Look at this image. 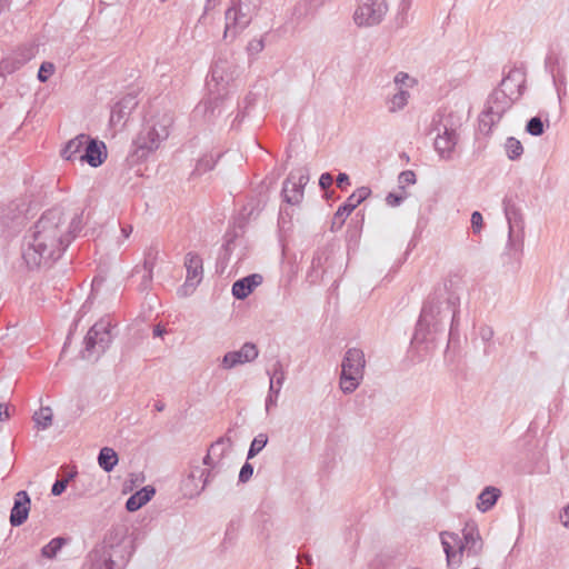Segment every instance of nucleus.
I'll return each instance as SVG.
<instances>
[{
  "label": "nucleus",
  "mask_w": 569,
  "mask_h": 569,
  "mask_svg": "<svg viewBox=\"0 0 569 569\" xmlns=\"http://www.w3.org/2000/svg\"><path fill=\"white\" fill-rule=\"evenodd\" d=\"M69 246L66 216L59 208L46 211L24 238L22 258L30 269L58 260Z\"/></svg>",
  "instance_id": "obj_1"
},
{
  "label": "nucleus",
  "mask_w": 569,
  "mask_h": 569,
  "mask_svg": "<svg viewBox=\"0 0 569 569\" xmlns=\"http://www.w3.org/2000/svg\"><path fill=\"white\" fill-rule=\"evenodd\" d=\"M460 297L447 287L439 288L426 300L411 341L413 347H421L428 353L436 346L437 335L445 330L451 320V330L457 321Z\"/></svg>",
  "instance_id": "obj_2"
},
{
  "label": "nucleus",
  "mask_w": 569,
  "mask_h": 569,
  "mask_svg": "<svg viewBox=\"0 0 569 569\" xmlns=\"http://www.w3.org/2000/svg\"><path fill=\"white\" fill-rule=\"evenodd\" d=\"M132 555V541L123 528L112 529L86 559L84 569H123Z\"/></svg>",
  "instance_id": "obj_3"
},
{
  "label": "nucleus",
  "mask_w": 569,
  "mask_h": 569,
  "mask_svg": "<svg viewBox=\"0 0 569 569\" xmlns=\"http://www.w3.org/2000/svg\"><path fill=\"white\" fill-rule=\"evenodd\" d=\"M229 63L218 60L211 68L210 78L207 80L208 96L203 98L193 109L194 121L210 122L219 117L228 96V84L232 76L227 72Z\"/></svg>",
  "instance_id": "obj_4"
},
{
  "label": "nucleus",
  "mask_w": 569,
  "mask_h": 569,
  "mask_svg": "<svg viewBox=\"0 0 569 569\" xmlns=\"http://www.w3.org/2000/svg\"><path fill=\"white\" fill-rule=\"evenodd\" d=\"M231 447L232 441L229 437H221L210 446L207 455L202 459V463L206 468L194 467L184 481L186 496L191 498L200 495L204 490L222 466V460L230 452Z\"/></svg>",
  "instance_id": "obj_5"
},
{
  "label": "nucleus",
  "mask_w": 569,
  "mask_h": 569,
  "mask_svg": "<svg viewBox=\"0 0 569 569\" xmlns=\"http://www.w3.org/2000/svg\"><path fill=\"white\" fill-rule=\"evenodd\" d=\"M173 113L170 110H157L144 121L140 132L133 141L138 158H147L168 139L173 126Z\"/></svg>",
  "instance_id": "obj_6"
},
{
  "label": "nucleus",
  "mask_w": 569,
  "mask_h": 569,
  "mask_svg": "<svg viewBox=\"0 0 569 569\" xmlns=\"http://www.w3.org/2000/svg\"><path fill=\"white\" fill-rule=\"evenodd\" d=\"M366 368L365 352L359 348H349L341 361L339 387L345 395H350L360 386Z\"/></svg>",
  "instance_id": "obj_7"
},
{
  "label": "nucleus",
  "mask_w": 569,
  "mask_h": 569,
  "mask_svg": "<svg viewBox=\"0 0 569 569\" xmlns=\"http://www.w3.org/2000/svg\"><path fill=\"white\" fill-rule=\"evenodd\" d=\"M111 329V321L107 319H101L90 328L84 338V358L98 359L109 348L113 339Z\"/></svg>",
  "instance_id": "obj_8"
},
{
  "label": "nucleus",
  "mask_w": 569,
  "mask_h": 569,
  "mask_svg": "<svg viewBox=\"0 0 569 569\" xmlns=\"http://www.w3.org/2000/svg\"><path fill=\"white\" fill-rule=\"evenodd\" d=\"M505 216L508 221L509 232L506 254L519 260L522 252L523 226L518 208L510 201H505Z\"/></svg>",
  "instance_id": "obj_9"
},
{
  "label": "nucleus",
  "mask_w": 569,
  "mask_h": 569,
  "mask_svg": "<svg viewBox=\"0 0 569 569\" xmlns=\"http://www.w3.org/2000/svg\"><path fill=\"white\" fill-rule=\"evenodd\" d=\"M432 132L436 133L435 150L440 158L450 159L458 141L456 128L448 118L439 116L433 119Z\"/></svg>",
  "instance_id": "obj_10"
},
{
  "label": "nucleus",
  "mask_w": 569,
  "mask_h": 569,
  "mask_svg": "<svg viewBox=\"0 0 569 569\" xmlns=\"http://www.w3.org/2000/svg\"><path fill=\"white\" fill-rule=\"evenodd\" d=\"M387 11L386 0H358L353 21L358 27H373L383 20Z\"/></svg>",
  "instance_id": "obj_11"
},
{
  "label": "nucleus",
  "mask_w": 569,
  "mask_h": 569,
  "mask_svg": "<svg viewBox=\"0 0 569 569\" xmlns=\"http://www.w3.org/2000/svg\"><path fill=\"white\" fill-rule=\"evenodd\" d=\"M516 99L500 90H495L488 98L486 109L480 118V127H491L509 110Z\"/></svg>",
  "instance_id": "obj_12"
},
{
  "label": "nucleus",
  "mask_w": 569,
  "mask_h": 569,
  "mask_svg": "<svg viewBox=\"0 0 569 569\" xmlns=\"http://www.w3.org/2000/svg\"><path fill=\"white\" fill-rule=\"evenodd\" d=\"M186 280L178 289L180 297L191 296L203 279V261L196 252H188L184 257Z\"/></svg>",
  "instance_id": "obj_13"
},
{
  "label": "nucleus",
  "mask_w": 569,
  "mask_h": 569,
  "mask_svg": "<svg viewBox=\"0 0 569 569\" xmlns=\"http://www.w3.org/2000/svg\"><path fill=\"white\" fill-rule=\"evenodd\" d=\"M440 542L446 553L448 567L451 569L459 568L463 558H467L465 537H460L456 532L442 531L440 532Z\"/></svg>",
  "instance_id": "obj_14"
},
{
  "label": "nucleus",
  "mask_w": 569,
  "mask_h": 569,
  "mask_svg": "<svg viewBox=\"0 0 569 569\" xmlns=\"http://www.w3.org/2000/svg\"><path fill=\"white\" fill-rule=\"evenodd\" d=\"M308 181L309 173L306 169L290 172L282 187L284 201L290 204H298L303 198V189Z\"/></svg>",
  "instance_id": "obj_15"
},
{
  "label": "nucleus",
  "mask_w": 569,
  "mask_h": 569,
  "mask_svg": "<svg viewBox=\"0 0 569 569\" xmlns=\"http://www.w3.org/2000/svg\"><path fill=\"white\" fill-rule=\"evenodd\" d=\"M267 375L270 378L268 395L264 400V409L267 413H270L271 409L277 407L278 398L280 396L282 386L284 383L287 373L280 360H277L272 368L267 370Z\"/></svg>",
  "instance_id": "obj_16"
},
{
  "label": "nucleus",
  "mask_w": 569,
  "mask_h": 569,
  "mask_svg": "<svg viewBox=\"0 0 569 569\" xmlns=\"http://www.w3.org/2000/svg\"><path fill=\"white\" fill-rule=\"evenodd\" d=\"M526 72L520 67H515L503 77L498 90L503 91L513 99H519L523 93Z\"/></svg>",
  "instance_id": "obj_17"
},
{
  "label": "nucleus",
  "mask_w": 569,
  "mask_h": 569,
  "mask_svg": "<svg viewBox=\"0 0 569 569\" xmlns=\"http://www.w3.org/2000/svg\"><path fill=\"white\" fill-rule=\"evenodd\" d=\"M259 351L256 345L246 342L239 350L227 352L223 358L221 366L224 369H232L239 365L251 362L257 359Z\"/></svg>",
  "instance_id": "obj_18"
},
{
  "label": "nucleus",
  "mask_w": 569,
  "mask_h": 569,
  "mask_svg": "<svg viewBox=\"0 0 569 569\" xmlns=\"http://www.w3.org/2000/svg\"><path fill=\"white\" fill-rule=\"evenodd\" d=\"M371 193V190L368 187H360L355 190L346 200L343 204H341L333 217V224L338 223L342 226L346 218L362 202L365 201Z\"/></svg>",
  "instance_id": "obj_19"
},
{
  "label": "nucleus",
  "mask_w": 569,
  "mask_h": 569,
  "mask_svg": "<svg viewBox=\"0 0 569 569\" xmlns=\"http://www.w3.org/2000/svg\"><path fill=\"white\" fill-rule=\"evenodd\" d=\"M226 26L223 36H236L241 32L250 22L239 4H233L226 11Z\"/></svg>",
  "instance_id": "obj_20"
},
{
  "label": "nucleus",
  "mask_w": 569,
  "mask_h": 569,
  "mask_svg": "<svg viewBox=\"0 0 569 569\" xmlns=\"http://www.w3.org/2000/svg\"><path fill=\"white\" fill-rule=\"evenodd\" d=\"M461 533L465 537L467 558H476L480 556L483 550V540L478 526L473 521H469L462 528Z\"/></svg>",
  "instance_id": "obj_21"
},
{
  "label": "nucleus",
  "mask_w": 569,
  "mask_h": 569,
  "mask_svg": "<svg viewBox=\"0 0 569 569\" xmlns=\"http://www.w3.org/2000/svg\"><path fill=\"white\" fill-rule=\"evenodd\" d=\"M108 157L106 143L103 141L89 138L86 150L81 156V163H88L92 168L100 167Z\"/></svg>",
  "instance_id": "obj_22"
},
{
  "label": "nucleus",
  "mask_w": 569,
  "mask_h": 569,
  "mask_svg": "<svg viewBox=\"0 0 569 569\" xmlns=\"http://www.w3.org/2000/svg\"><path fill=\"white\" fill-rule=\"evenodd\" d=\"M34 52L32 48H24L12 52L0 61V73L11 74L28 62Z\"/></svg>",
  "instance_id": "obj_23"
},
{
  "label": "nucleus",
  "mask_w": 569,
  "mask_h": 569,
  "mask_svg": "<svg viewBox=\"0 0 569 569\" xmlns=\"http://www.w3.org/2000/svg\"><path fill=\"white\" fill-rule=\"evenodd\" d=\"M262 281L263 278L259 273H252L243 277L232 284V296L236 299L243 300L249 297V295H251L253 290L262 283Z\"/></svg>",
  "instance_id": "obj_24"
},
{
  "label": "nucleus",
  "mask_w": 569,
  "mask_h": 569,
  "mask_svg": "<svg viewBox=\"0 0 569 569\" xmlns=\"http://www.w3.org/2000/svg\"><path fill=\"white\" fill-rule=\"evenodd\" d=\"M30 498L26 491L17 492L14 497V505L11 509L10 522L13 527L22 525L29 515Z\"/></svg>",
  "instance_id": "obj_25"
},
{
  "label": "nucleus",
  "mask_w": 569,
  "mask_h": 569,
  "mask_svg": "<svg viewBox=\"0 0 569 569\" xmlns=\"http://www.w3.org/2000/svg\"><path fill=\"white\" fill-rule=\"evenodd\" d=\"M137 107L136 98L126 96L118 101L111 109L110 123L112 126L122 124L130 116L131 111Z\"/></svg>",
  "instance_id": "obj_26"
},
{
  "label": "nucleus",
  "mask_w": 569,
  "mask_h": 569,
  "mask_svg": "<svg viewBox=\"0 0 569 569\" xmlns=\"http://www.w3.org/2000/svg\"><path fill=\"white\" fill-rule=\"evenodd\" d=\"M89 138L88 134L81 133L69 140L61 150L62 158L68 161L79 160L81 162V156L86 150Z\"/></svg>",
  "instance_id": "obj_27"
},
{
  "label": "nucleus",
  "mask_w": 569,
  "mask_h": 569,
  "mask_svg": "<svg viewBox=\"0 0 569 569\" xmlns=\"http://www.w3.org/2000/svg\"><path fill=\"white\" fill-rule=\"evenodd\" d=\"M156 490L151 486H146L139 491L130 496L126 502V508L130 512H134L147 505L154 496Z\"/></svg>",
  "instance_id": "obj_28"
},
{
  "label": "nucleus",
  "mask_w": 569,
  "mask_h": 569,
  "mask_svg": "<svg viewBox=\"0 0 569 569\" xmlns=\"http://www.w3.org/2000/svg\"><path fill=\"white\" fill-rule=\"evenodd\" d=\"M501 496V490L497 487H486L477 498V509L480 512H487L497 503Z\"/></svg>",
  "instance_id": "obj_29"
},
{
  "label": "nucleus",
  "mask_w": 569,
  "mask_h": 569,
  "mask_svg": "<svg viewBox=\"0 0 569 569\" xmlns=\"http://www.w3.org/2000/svg\"><path fill=\"white\" fill-rule=\"evenodd\" d=\"M118 455L117 452L109 447H103L98 456V463L101 469L106 472H110L118 463Z\"/></svg>",
  "instance_id": "obj_30"
},
{
  "label": "nucleus",
  "mask_w": 569,
  "mask_h": 569,
  "mask_svg": "<svg viewBox=\"0 0 569 569\" xmlns=\"http://www.w3.org/2000/svg\"><path fill=\"white\" fill-rule=\"evenodd\" d=\"M410 93L406 89H399L387 102L389 112H398L402 110L409 101Z\"/></svg>",
  "instance_id": "obj_31"
},
{
  "label": "nucleus",
  "mask_w": 569,
  "mask_h": 569,
  "mask_svg": "<svg viewBox=\"0 0 569 569\" xmlns=\"http://www.w3.org/2000/svg\"><path fill=\"white\" fill-rule=\"evenodd\" d=\"M53 419V412L50 407H41L38 411L33 415V421L36 423V427L41 430L48 429Z\"/></svg>",
  "instance_id": "obj_32"
},
{
  "label": "nucleus",
  "mask_w": 569,
  "mask_h": 569,
  "mask_svg": "<svg viewBox=\"0 0 569 569\" xmlns=\"http://www.w3.org/2000/svg\"><path fill=\"white\" fill-rule=\"evenodd\" d=\"M505 148H506V153L510 160H516V159L520 158V156L523 152V147H522L521 142L513 137H510L507 139Z\"/></svg>",
  "instance_id": "obj_33"
},
{
  "label": "nucleus",
  "mask_w": 569,
  "mask_h": 569,
  "mask_svg": "<svg viewBox=\"0 0 569 569\" xmlns=\"http://www.w3.org/2000/svg\"><path fill=\"white\" fill-rule=\"evenodd\" d=\"M268 443V437L264 433H259L251 441L247 459L256 457Z\"/></svg>",
  "instance_id": "obj_34"
},
{
  "label": "nucleus",
  "mask_w": 569,
  "mask_h": 569,
  "mask_svg": "<svg viewBox=\"0 0 569 569\" xmlns=\"http://www.w3.org/2000/svg\"><path fill=\"white\" fill-rule=\"evenodd\" d=\"M393 82L397 86L398 90L399 89H410V88H413L417 83L416 79L410 77L408 73L406 72H398L395 78H393Z\"/></svg>",
  "instance_id": "obj_35"
},
{
  "label": "nucleus",
  "mask_w": 569,
  "mask_h": 569,
  "mask_svg": "<svg viewBox=\"0 0 569 569\" xmlns=\"http://www.w3.org/2000/svg\"><path fill=\"white\" fill-rule=\"evenodd\" d=\"M63 543V539L61 538H54L49 543H47L42 549L41 553L46 558H53L58 553V551L61 549Z\"/></svg>",
  "instance_id": "obj_36"
},
{
  "label": "nucleus",
  "mask_w": 569,
  "mask_h": 569,
  "mask_svg": "<svg viewBox=\"0 0 569 569\" xmlns=\"http://www.w3.org/2000/svg\"><path fill=\"white\" fill-rule=\"evenodd\" d=\"M82 227V216L74 214L70 221L66 220V228L68 229V238L69 243L76 237V233L81 230Z\"/></svg>",
  "instance_id": "obj_37"
},
{
  "label": "nucleus",
  "mask_w": 569,
  "mask_h": 569,
  "mask_svg": "<svg viewBox=\"0 0 569 569\" xmlns=\"http://www.w3.org/2000/svg\"><path fill=\"white\" fill-rule=\"evenodd\" d=\"M526 131L529 134L535 136V137L541 136L545 131V124H543L541 118H539V117L531 118L526 126Z\"/></svg>",
  "instance_id": "obj_38"
},
{
  "label": "nucleus",
  "mask_w": 569,
  "mask_h": 569,
  "mask_svg": "<svg viewBox=\"0 0 569 569\" xmlns=\"http://www.w3.org/2000/svg\"><path fill=\"white\" fill-rule=\"evenodd\" d=\"M152 269H153L152 262L144 261L143 274H142L141 283L139 286L140 291H146L150 288V284L152 282Z\"/></svg>",
  "instance_id": "obj_39"
},
{
  "label": "nucleus",
  "mask_w": 569,
  "mask_h": 569,
  "mask_svg": "<svg viewBox=\"0 0 569 569\" xmlns=\"http://www.w3.org/2000/svg\"><path fill=\"white\" fill-rule=\"evenodd\" d=\"M416 183V173L411 170L402 171L398 176V186L401 191H406V188Z\"/></svg>",
  "instance_id": "obj_40"
},
{
  "label": "nucleus",
  "mask_w": 569,
  "mask_h": 569,
  "mask_svg": "<svg viewBox=\"0 0 569 569\" xmlns=\"http://www.w3.org/2000/svg\"><path fill=\"white\" fill-rule=\"evenodd\" d=\"M54 64L51 62H43L38 71V79L40 82H46L54 72Z\"/></svg>",
  "instance_id": "obj_41"
},
{
  "label": "nucleus",
  "mask_w": 569,
  "mask_h": 569,
  "mask_svg": "<svg viewBox=\"0 0 569 569\" xmlns=\"http://www.w3.org/2000/svg\"><path fill=\"white\" fill-rule=\"evenodd\" d=\"M264 48V42L262 38H252L247 44L248 54L253 57L261 52Z\"/></svg>",
  "instance_id": "obj_42"
},
{
  "label": "nucleus",
  "mask_w": 569,
  "mask_h": 569,
  "mask_svg": "<svg viewBox=\"0 0 569 569\" xmlns=\"http://www.w3.org/2000/svg\"><path fill=\"white\" fill-rule=\"evenodd\" d=\"M407 196V192L401 190L399 192H390L386 197V202L390 207H398L402 203Z\"/></svg>",
  "instance_id": "obj_43"
},
{
  "label": "nucleus",
  "mask_w": 569,
  "mask_h": 569,
  "mask_svg": "<svg viewBox=\"0 0 569 569\" xmlns=\"http://www.w3.org/2000/svg\"><path fill=\"white\" fill-rule=\"evenodd\" d=\"M253 475V467L249 462H246L240 472H239V481L247 482Z\"/></svg>",
  "instance_id": "obj_44"
},
{
  "label": "nucleus",
  "mask_w": 569,
  "mask_h": 569,
  "mask_svg": "<svg viewBox=\"0 0 569 569\" xmlns=\"http://www.w3.org/2000/svg\"><path fill=\"white\" fill-rule=\"evenodd\" d=\"M482 222H483V219H482L481 213L479 211L472 212L471 227H472L473 232H476V233L480 232V230L482 228Z\"/></svg>",
  "instance_id": "obj_45"
},
{
  "label": "nucleus",
  "mask_w": 569,
  "mask_h": 569,
  "mask_svg": "<svg viewBox=\"0 0 569 569\" xmlns=\"http://www.w3.org/2000/svg\"><path fill=\"white\" fill-rule=\"evenodd\" d=\"M68 482H69L68 478L62 479V480H57L51 488V493L53 496H60L66 490Z\"/></svg>",
  "instance_id": "obj_46"
},
{
  "label": "nucleus",
  "mask_w": 569,
  "mask_h": 569,
  "mask_svg": "<svg viewBox=\"0 0 569 569\" xmlns=\"http://www.w3.org/2000/svg\"><path fill=\"white\" fill-rule=\"evenodd\" d=\"M493 329L489 326H481L479 328V337L482 341L489 342L493 338Z\"/></svg>",
  "instance_id": "obj_47"
},
{
  "label": "nucleus",
  "mask_w": 569,
  "mask_h": 569,
  "mask_svg": "<svg viewBox=\"0 0 569 569\" xmlns=\"http://www.w3.org/2000/svg\"><path fill=\"white\" fill-rule=\"evenodd\" d=\"M133 231V227L131 224H122L121 226V236L118 238V244L121 246L124 240H127Z\"/></svg>",
  "instance_id": "obj_48"
},
{
  "label": "nucleus",
  "mask_w": 569,
  "mask_h": 569,
  "mask_svg": "<svg viewBox=\"0 0 569 569\" xmlns=\"http://www.w3.org/2000/svg\"><path fill=\"white\" fill-rule=\"evenodd\" d=\"M213 168V161H212V158L208 159V158H203L201 160H199L198 164H197V168L196 170L198 172H202V171H207V170H210Z\"/></svg>",
  "instance_id": "obj_49"
},
{
  "label": "nucleus",
  "mask_w": 569,
  "mask_h": 569,
  "mask_svg": "<svg viewBox=\"0 0 569 569\" xmlns=\"http://www.w3.org/2000/svg\"><path fill=\"white\" fill-rule=\"evenodd\" d=\"M333 178L329 172H325L320 176L319 186L321 189L326 190L332 184Z\"/></svg>",
  "instance_id": "obj_50"
},
{
  "label": "nucleus",
  "mask_w": 569,
  "mask_h": 569,
  "mask_svg": "<svg viewBox=\"0 0 569 569\" xmlns=\"http://www.w3.org/2000/svg\"><path fill=\"white\" fill-rule=\"evenodd\" d=\"M559 520L565 528L569 529V503L560 511Z\"/></svg>",
  "instance_id": "obj_51"
},
{
  "label": "nucleus",
  "mask_w": 569,
  "mask_h": 569,
  "mask_svg": "<svg viewBox=\"0 0 569 569\" xmlns=\"http://www.w3.org/2000/svg\"><path fill=\"white\" fill-rule=\"evenodd\" d=\"M350 184L349 176L347 173H339L337 177V186L341 189H345Z\"/></svg>",
  "instance_id": "obj_52"
},
{
  "label": "nucleus",
  "mask_w": 569,
  "mask_h": 569,
  "mask_svg": "<svg viewBox=\"0 0 569 569\" xmlns=\"http://www.w3.org/2000/svg\"><path fill=\"white\" fill-rule=\"evenodd\" d=\"M9 417H10V413H9L8 406L0 403V421H4V420L9 419Z\"/></svg>",
  "instance_id": "obj_53"
},
{
  "label": "nucleus",
  "mask_w": 569,
  "mask_h": 569,
  "mask_svg": "<svg viewBox=\"0 0 569 569\" xmlns=\"http://www.w3.org/2000/svg\"><path fill=\"white\" fill-rule=\"evenodd\" d=\"M163 333H164V329L160 328L159 326H157L153 329V336H156V337H161Z\"/></svg>",
  "instance_id": "obj_54"
},
{
  "label": "nucleus",
  "mask_w": 569,
  "mask_h": 569,
  "mask_svg": "<svg viewBox=\"0 0 569 569\" xmlns=\"http://www.w3.org/2000/svg\"><path fill=\"white\" fill-rule=\"evenodd\" d=\"M311 264H312V269L319 267L321 264V258L320 257H313Z\"/></svg>",
  "instance_id": "obj_55"
},
{
  "label": "nucleus",
  "mask_w": 569,
  "mask_h": 569,
  "mask_svg": "<svg viewBox=\"0 0 569 569\" xmlns=\"http://www.w3.org/2000/svg\"><path fill=\"white\" fill-rule=\"evenodd\" d=\"M154 407L158 411H162L164 409V405L162 402H157Z\"/></svg>",
  "instance_id": "obj_56"
},
{
  "label": "nucleus",
  "mask_w": 569,
  "mask_h": 569,
  "mask_svg": "<svg viewBox=\"0 0 569 569\" xmlns=\"http://www.w3.org/2000/svg\"><path fill=\"white\" fill-rule=\"evenodd\" d=\"M236 122L240 123L241 122V119H239V114H237V117L234 118L233 122H232V127L236 126Z\"/></svg>",
  "instance_id": "obj_57"
}]
</instances>
